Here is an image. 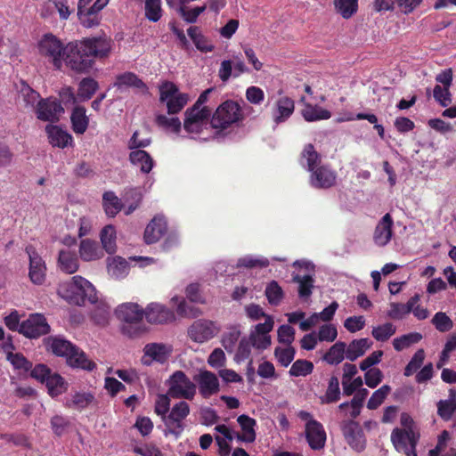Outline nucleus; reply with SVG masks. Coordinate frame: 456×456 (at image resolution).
<instances>
[{
	"label": "nucleus",
	"instance_id": "f257e3e1",
	"mask_svg": "<svg viewBox=\"0 0 456 456\" xmlns=\"http://www.w3.org/2000/svg\"><path fill=\"white\" fill-rule=\"evenodd\" d=\"M58 293L67 302L76 305H83L86 302L94 304L97 301L95 288L82 276L77 275L69 282L60 286Z\"/></svg>",
	"mask_w": 456,
	"mask_h": 456
},
{
	"label": "nucleus",
	"instance_id": "f03ea898",
	"mask_svg": "<svg viewBox=\"0 0 456 456\" xmlns=\"http://www.w3.org/2000/svg\"><path fill=\"white\" fill-rule=\"evenodd\" d=\"M47 346L54 354L65 357L71 367L86 370H93L95 368V363L89 360L84 352L64 338H49Z\"/></svg>",
	"mask_w": 456,
	"mask_h": 456
},
{
	"label": "nucleus",
	"instance_id": "7ed1b4c3",
	"mask_svg": "<svg viewBox=\"0 0 456 456\" xmlns=\"http://www.w3.org/2000/svg\"><path fill=\"white\" fill-rule=\"evenodd\" d=\"M65 50L66 45L64 46L61 41L51 33L44 35L38 42L40 55L52 63L56 69H61L62 67Z\"/></svg>",
	"mask_w": 456,
	"mask_h": 456
},
{
	"label": "nucleus",
	"instance_id": "20e7f679",
	"mask_svg": "<svg viewBox=\"0 0 456 456\" xmlns=\"http://www.w3.org/2000/svg\"><path fill=\"white\" fill-rule=\"evenodd\" d=\"M81 41L70 42L66 45L63 62L72 70L79 73L87 72L93 66V59L85 51Z\"/></svg>",
	"mask_w": 456,
	"mask_h": 456
},
{
	"label": "nucleus",
	"instance_id": "39448f33",
	"mask_svg": "<svg viewBox=\"0 0 456 456\" xmlns=\"http://www.w3.org/2000/svg\"><path fill=\"white\" fill-rule=\"evenodd\" d=\"M167 386V394L175 399L192 400L197 391L196 384L182 370H176L169 377Z\"/></svg>",
	"mask_w": 456,
	"mask_h": 456
},
{
	"label": "nucleus",
	"instance_id": "423d86ee",
	"mask_svg": "<svg viewBox=\"0 0 456 456\" xmlns=\"http://www.w3.org/2000/svg\"><path fill=\"white\" fill-rule=\"evenodd\" d=\"M242 118L243 115L239 103L233 101H225L213 114L211 126L216 129H225L240 121Z\"/></svg>",
	"mask_w": 456,
	"mask_h": 456
},
{
	"label": "nucleus",
	"instance_id": "0eeeda50",
	"mask_svg": "<svg viewBox=\"0 0 456 456\" xmlns=\"http://www.w3.org/2000/svg\"><path fill=\"white\" fill-rule=\"evenodd\" d=\"M117 317L125 324L123 325V331L131 337L137 336L142 330L136 327L131 330L134 325L141 322L144 316V311L137 304L125 303L120 305L116 310Z\"/></svg>",
	"mask_w": 456,
	"mask_h": 456
},
{
	"label": "nucleus",
	"instance_id": "6e6552de",
	"mask_svg": "<svg viewBox=\"0 0 456 456\" xmlns=\"http://www.w3.org/2000/svg\"><path fill=\"white\" fill-rule=\"evenodd\" d=\"M420 438L418 425L406 413L401 414V449L407 456H417L416 446Z\"/></svg>",
	"mask_w": 456,
	"mask_h": 456
},
{
	"label": "nucleus",
	"instance_id": "1a4fd4ad",
	"mask_svg": "<svg viewBox=\"0 0 456 456\" xmlns=\"http://www.w3.org/2000/svg\"><path fill=\"white\" fill-rule=\"evenodd\" d=\"M159 100L166 102L168 114H176L187 104L189 96L179 93L174 83L165 82L159 86Z\"/></svg>",
	"mask_w": 456,
	"mask_h": 456
},
{
	"label": "nucleus",
	"instance_id": "9d476101",
	"mask_svg": "<svg viewBox=\"0 0 456 456\" xmlns=\"http://www.w3.org/2000/svg\"><path fill=\"white\" fill-rule=\"evenodd\" d=\"M221 330L220 325L211 320L194 321L187 330V335L193 342L203 344L215 338Z\"/></svg>",
	"mask_w": 456,
	"mask_h": 456
},
{
	"label": "nucleus",
	"instance_id": "9b49d317",
	"mask_svg": "<svg viewBox=\"0 0 456 456\" xmlns=\"http://www.w3.org/2000/svg\"><path fill=\"white\" fill-rule=\"evenodd\" d=\"M190 413V406L185 401H180L173 405L168 415L164 418L167 432L178 437L183 431V421Z\"/></svg>",
	"mask_w": 456,
	"mask_h": 456
},
{
	"label": "nucleus",
	"instance_id": "f8f14e48",
	"mask_svg": "<svg viewBox=\"0 0 456 456\" xmlns=\"http://www.w3.org/2000/svg\"><path fill=\"white\" fill-rule=\"evenodd\" d=\"M274 326L273 316L266 317V321L251 327L248 338L252 342L253 347L256 350L263 351L267 349L272 344L270 332Z\"/></svg>",
	"mask_w": 456,
	"mask_h": 456
},
{
	"label": "nucleus",
	"instance_id": "ddd939ff",
	"mask_svg": "<svg viewBox=\"0 0 456 456\" xmlns=\"http://www.w3.org/2000/svg\"><path fill=\"white\" fill-rule=\"evenodd\" d=\"M293 266L305 269L307 273L305 274L293 275V281L298 284V296L300 298L308 299L314 287V266L312 263L305 260H297Z\"/></svg>",
	"mask_w": 456,
	"mask_h": 456
},
{
	"label": "nucleus",
	"instance_id": "4468645a",
	"mask_svg": "<svg viewBox=\"0 0 456 456\" xmlns=\"http://www.w3.org/2000/svg\"><path fill=\"white\" fill-rule=\"evenodd\" d=\"M81 42L86 48L85 51L87 52L85 55H89L90 59H93V62L94 59L107 58L112 49L111 40L105 36L86 37Z\"/></svg>",
	"mask_w": 456,
	"mask_h": 456
},
{
	"label": "nucleus",
	"instance_id": "2eb2a0df",
	"mask_svg": "<svg viewBox=\"0 0 456 456\" xmlns=\"http://www.w3.org/2000/svg\"><path fill=\"white\" fill-rule=\"evenodd\" d=\"M342 432L349 446L360 452L366 447V438L358 422L350 419L342 423Z\"/></svg>",
	"mask_w": 456,
	"mask_h": 456
},
{
	"label": "nucleus",
	"instance_id": "dca6fc26",
	"mask_svg": "<svg viewBox=\"0 0 456 456\" xmlns=\"http://www.w3.org/2000/svg\"><path fill=\"white\" fill-rule=\"evenodd\" d=\"M50 331V326L44 315L39 314H30L20 323V333L29 338H37Z\"/></svg>",
	"mask_w": 456,
	"mask_h": 456
},
{
	"label": "nucleus",
	"instance_id": "f3484780",
	"mask_svg": "<svg viewBox=\"0 0 456 456\" xmlns=\"http://www.w3.org/2000/svg\"><path fill=\"white\" fill-rule=\"evenodd\" d=\"M37 118L42 121L55 122L64 112V109L57 99L45 98L41 99L35 110Z\"/></svg>",
	"mask_w": 456,
	"mask_h": 456
},
{
	"label": "nucleus",
	"instance_id": "a211bd4d",
	"mask_svg": "<svg viewBox=\"0 0 456 456\" xmlns=\"http://www.w3.org/2000/svg\"><path fill=\"white\" fill-rule=\"evenodd\" d=\"M26 252L29 259V279L34 284L41 285L45 282L46 276L45 262L33 246H28Z\"/></svg>",
	"mask_w": 456,
	"mask_h": 456
},
{
	"label": "nucleus",
	"instance_id": "6ab92c4d",
	"mask_svg": "<svg viewBox=\"0 0 456 456\" xmlns=\"http://www.w3.org/2000/svg\"><path fill=\"white\" fill-rule=\"evenodd\" d=\"M194 380L199 387L200 394L204 398H209L211 395L219 392L220 385L216 375L209 370H200L194 377Z\"/></svg>",
	"mask_w": 456,
	"mask_h": 456
},
{
	"label": "nucleus",
	"instance_id": "aec40b11",
	"mask_svg": "<svg viewBox=\"0 0 456 456\" xmlns=\"http://www.w3.org/2000/svg\"><path fill=\"white\" fill-rule=\"evenodd\" d=\"M337 179L336 173L327 166H321L311 172L310 183L318 189L332 187Z\"/></svg>",
	"mask_w": 456,
	"mask_h": 456
},
{
	"label": "nucleus",
	"instance_id": "412c9836",
	"mask_svg": "<svg viewBox=\"0 0 456 456\" xmlns=\"http://www.w3.org/2000/svg\"><path fill=\"white\" fill-rule=\"evenodd\" d=\"M305 437L311 449H322L326 443V432L318 421L305 423Z\"/></svg>",
	"mask_w": 456,
	"mask_h": 456
},
{
	"label": "nucleus",
	"instance_id": "4be33fe9",
	"mask_svg": "<svg viewBox=\"0 0 456 456\" xmlns=\"http://www.w3.org/2000/svg\"><path fill=\"white\" fill-rule=\"evenodd\" d=\"M295 110V102L289 96L280 97L272 109L273 122L278 125L288 120Z\"/></svg>",
	"mask_w": 456,
	"mask_h": 456
},
{
	"label": "nucleus",
	"instance_id": "5701e85b",
	"mask_svg": "<svg viewBox=\"0 0 456 456\" xmlns=\"http://www.w3.org/2000/svg\"><path fill=\"white\" fill-rule=\"evenodd\" d=\"M144 316L150 323L162 324L174 319V314L165 305L151 303L144 310Z\"/></svg>",
	"mask_w": 456,
	"mask_h": 456
},
{
	"label": "nucleus",
	"instance_id": "b1692460",
	"mask_svg": "<svg viewBox=\"0 0 456 456\" xmlns=\"http://www.w3.org/2000/svg\"><path fill=\"white\" fill-rule=\"evenodd\" d=\"M167 229V221L161 216H156L145 228L143 239L147 244L159 241Z\"/></svg>",
	"mask_w": 456,
	"mask_h": 456
},
{
	"label": "nucleus",
	"instance_id": "393cba45",
	"mask_svg": "<svg viewBox=\"0 0 456 456\" xmlns=\"http://www.w3.org/2000/svg\"><path fill=\"white\" fill-rule=\"evenodd\" d=\"M209 117L205 113H190V110H186L183 127L189 134H200L208 127Z\"/></svg>",
	"mask_w": 456,
	"mask_h": 456
},
{
	"label": "nucleus",
	"instance_id": "a878e982",
	"mask_svg": "<svg viewBox=\"0 0 456 456\" xmlns=\"http://www.w3.org/2000/svg\"><path fill=\"white\" fill-rule=\"evenodd\" d=\"M58 267L68 274L75 273L79 267L75 249L62 248L58 255Z\"/></svg>",
	"mask_w": 456,
	"mask_h": 456
},
{
	"label": "nucleus",
	"instance_id": "bb28decb",
	"mask_svg": "<svg viewBox=\"0 0 456 456\" xmlns=\"http://www.w3.org/2000/svg\"><path fill=\"white\" fill-rule=\"evenodd\" d=\"M45 132L53 147L65 148L72 143V136L58 126L47 125Z\"/></svg>",
	"mask_w": 456,
	"mask_h": 456
},
{
	"label": "nucleus",
	"instance_id": "cd10ccee",
	"mask_svg": "<svg viewBox=\"0 0 456 456\" xmlns=\"http://www.w3.org/2000/svg\"><path fill=\"white\" fill-rule=\"evenodd\" d=\"M172 350L170 345L162 343L147 344L143 348L144 356H148L151 360L160 363L165 362L168 359Z\"/></svg>",
	"mask_w": 456,
	"mask_h": 456
},
{
	"label": "nucleus",
	"instance_id": "c85d7f7f",
	"mask_svg": "<svg viewBox=\"0 0 456 456\" xmlns=\"http://www.w3.org/2000/svg\"><path fill=\"white\" fill-rule=\"evenodd\" d=\"M393 221L389 214H386L376 226L374 232V241L379 246H385L388 243L392 236Z\"/></svg>",
	"mask_w": 456,
	"mask_h": 456
},
{
	"label": "nucleus",
	"instance_id": "c756f323",
	"mask_svg": "<svg viewBox=\"0 0 456 456\" xmlns=\"http://www.w3.org/2000/svg\"><path fill=\"white\" fill-rule=\"evenodd\" d=\"M237 421L241 428L242 433L236 434V438L239 441L245 443L254 442L256 440L255 427L256 425V421L245 414L239 416Z\"/></svg>",
	"mask_w": 456,
	"mask_h": 456
},
{
	"label": "nucleus",
	"instance_id": "7c9ffc66",
	"mask_svg": "<svg viewBox=\"0 0 456 456\" xmlns=\"http://www.w3.org/2000/svg\"><path fill=\"white\" fill-rule=\"evenodd\" d=\"M79 255L86 262L95 261L103 256V251L96 241L86 239L79 244Z\"/></svg>",
	"mask_w": 456,
	"mask_h": 456
},
{
	"label": "nucleus",
	"instance_id": "2f4dec72",
	"mask_svg": "<svg viewBox=\"0 0 456 456\" xmlns=\"http://www.w3.org/2000/svg\"><path fill=\"white\" fill-rule=\"evenodd\" d=\"M129 160L144 174L150 173L154 166L152 158L143 150L132 151L129 154Z\"/></svg>",
	"mask_w": 456,
	"mask_h": 456
},
{
	"label": "nucleus",
	"instance_id": "473e14b6",
	"mask_svg": "<svg viewBox=\"0 0 456 456\" xmlns=\"http://www.w3.org/2000/svg\"><path fill=\"white\" fill-rule=\"evenodd\" d=\"M372 344L369 338L354 339L347 346H346V358L352 362L355 361L362 356L372 346Z\"/></svg>",
	"mask_w": 456,
	"mask_h": 456
},
{
	"label": "nucleus",
	"instance_id": "72a5a7b5",
	"mask_svg": "<svg viewBox=\"0 0 456 456\" xmlns=\"http://www.w3.org/2000/svg\"><path fill=\"white\" fill-rule=\"evenodd\" d=\"M70 120L73 131L77 134H83L89 125L86 108L83 106L75 107L72 110Z\"/></svg>",
	"mask_w": 456,
	"mask_h": 456
},
{
	"label": "nucleus",
	"instance_id": "f704fd0d",
	"mask_svg": "<svg viewBox=\"0 0 456 456\" xmlns=\"http://www.w3.org/2000/svg\"><path fill=\"white\" fill-rule=\"evenodd\" d=\"M12 348V343H7L4 346V350L6 352V359L14 369L25 372L29 370L32 368V363L22 354L11 352L10 350Z\"/></svg>",
	"mask_w": 456,
	"mask_h": 456
},
{
	"label": "nucleus",
	"instance_id": "c9c22d12",
	"mask_svg": "<svg viewBox=\"0 0 456 456\" xmlns=\"http://www.w3.org/2000/svg\"><path fill=\"white\" fill-rule=\"evenodd\" d=\"M89 2L90 0H79L77 6L78 19L81 24L88 28L98 26L101 20L99 14H94L92 11L85 8Z\"/></svg>",
	"mask_w": 456,
	"mask_h": 456
},
{
	"label": "nucleus",
	"instance_id": "e433bc0d",
	"mask_svg": "<svg viewBox=\"0 0 456 456\" xmlns=\"http://www.w3.org/2000/svg\"><path fill=\"white\" fill-rule=\"evenodd\" d=\"M368 394L369 391L366 388L359 389L357 394L353 397L351 401L339 404L338 411H345L347 408H352V419L357 418L361 413L363 401L365 400Z\"/></svg>",
	"mask_w": 456,
	"mask_h": 456
},
{
	"label": "nucleus",
	"instance_id": "4c0bfd02",
	"mask_svg": "<svg viewBox=\"0 0 456 456\" xmlns=\"http://www.w3.org/2000/svg\"><path fill=\"white\" fill-rule=\"evenodd\" d=\"M114 86H117L119 89H123L125 87H134L142 90V92L147 91L146 85L132 72H126L118 76Z\"/></svg>",
	"mask_w": 456,
	"mask_h": 456
},
{
	"label": "nucleus",
	"instance_id": "58836bf2",
	"mask_svg": "<svg viewBox=\"0 0 456 456\" xmlns=\"http://www.w3.org/2000/svg\"><path fill=\"white\" fill-rule=\"evenodd\" d=\"M108 273L114 279L119 280L128 274V263L120 256H116L108 261Z\"/></svg>",
	"mask_w": 456,
	"mask_h": 456
},
{
	"label": "nucleus",
	"instance_id": "ea45409f",
	"mask_svg": "<svg viewBox=\"0 0 456 456\" xmlns=\"http://www.w3.org/2000/svg\"><path fill=\"white\" fill-rule=\"evenodd\" d=\"M241 331L239 326L229 327L222 336V345L228 353H234Z\"/></svg>",
	"mask_w": 456,
	"mask_h": 456
},
{
	"label": "nucleus",
	"instance_id": "a19ab883",
	"mask_svg": "<svg viewBox=\"0 0 456 456\" xmlns=\"http://www.w3.org/2000/svg\"><path fill=\"white\" fill-rule=\"evenodd\" d=\"M20 99L23 102L25 108L32 109L34 110L37 108V102L41 100L40 94L25 82H21Z\"/></svg>",
	"mask_w": 456,
	"mask_h": 456
},
{
	"label": "nucleus",
	"instance_id": "79ce46f5",
	"mask_svg": "<svg viewBox=\"0 0 456 456\" xmlns=\"http://www.w3.org/2000/svg\"><path fill=\"white\" fill-rule=\"evenodd\" d=\"M302 116L305 121L314 122L329 119L331 117V113L317 105L305 104L302 110Z\"/></svg>",
	"mask_w": 456,
	"mask_h": 456
},
{
	"label": "nucleus",
	"instance_id": "37998d69",
	"mask_svg": "<svg viewBox=\"0 0 456 456\" xmlns=\"http://www.w3.org/2000/svg\"><path fill=\"white\" fill-rule=\"evenodd\" d=\"M340 395L338 379L333 376L329 380L325 394L320 396L319 399L322 404H330L338 402L340 399Z\"/></svg>",
	"mask_w": 456,
	"mask_h": 456
},
{
	"label": "nucleus",
	"instance_id": "c03bdc74",
	"mask_svg": "<svg viewBox=\"0 0 456 456\" xmlns=\"http://www.w3.org/2000/svg\"><path fill=\"white\" fill-rule=\"evenodd\" d=\"M45 384L47 387L48 394L52 397L58 396L68 389V383L57 373H52Z\"/></svg>",
	"mask_w": 456,
	"mask_h": 456
},
{
	"label": "nucleus",
	"instance_id": "a18cd8bd",
	"mask_svg": "<svg viewBox=\"0 0 456 456\" xmlns=\"http://www.w3.org/2000/svg\"><path fill=\"white\" fill-rule=\"evenodd\" d=\"M116 230L112 225H106L101 232V242L108 254H114L117 249Z\"/></svg>",
	"mask_w": 456,
	"mask_h": 456
},
{
	"label": "nucleus",
	"instance_id": "49530a36",
	"mask_svg": "<svg viewBox=\"0 0 456 456\" xmlns=\"http://www.w3.org/2000/svg\"><path fill=\"white\" fill-rule=\"evenodd\" d=\"M346 343L337 342L325 354L323 359L329 364L337 365L344 360L346 357Z\"/></svg>",
	"mask_w": 456,
	"mask_h": 456
},
{
	"label": "nucleus",
	"instance_id": "de8ad7c7",
	"mask_svg": "<svg viewBox=\"0 0 456 456\" xmlns=\"http://www.w3.org/2000/svg\"><path fill=\"white\" fill-rule=\"evenodd\" d=\"M102 204L105 213L109 216H115L122 208L120 200L113 191H106L102 196Z\"/></svg>",
	"mask_w": 456,
	"mask_h": 456
},
{
	"label": "nucleus",
	"instance_id": "09e8293b",
	"mask_svg": "<svg viewBox=\"0 0 456 456\" xmlns=\"http://www.w3.org/2000/svg\"><path fill=\"white\" fill-rule=\"evenodd\" d=\"M321 161L319 153L314 150L313 144H307L302 152V165L305 167L308 171L312 172Z\"/></svg>",
	"mask_w": 456,
	"mask_h": 456
},
{
	"label": "nucleus",
	"instance_id": "8fccbe9b",
	"mask_svg": "<svg viewBox=\"0 0 456 456\" xmlns=\"http://www.w3.org/2000/svg\"><path fill=\"white\" fill-rule=\"evenodd\" d=\"M94 400L92 393L77 392L72 395L71 400L67 401L65 405L67 407H73L77 410H83L91 404Z\"/></svg>",
	"mask_w": 456,
	"mask_h": 456
},
{
	"label": "nucleus",
	"instance_id": "3c124183",
	"mask_svg": "<svg viewBox=\"0 0 456 456\" xmlns=\"http://www.w3.org/2000/svg\"><path fill=\"white\" fill-rule=\"evenodd\" d=\"M336 11L344 18H351L358 9V0H335Z\"/></svg>",
	"mask_w": 456,
	"mask_h": 456
},
{
	"label": "nucleus",
	"instance_id": "603ef678",
	"mask_svg": "<svg viewBox=\"0 0 456 456\" xmlns=\"http://www.w3.org/2000/svg\"><path fill=\"white\" fill-rule=\"evenodd\" d=\"M98 89V83L90 77L82 79L79 83L77 97L82 101L89 100Z\"/></svg>",
	"mask_w": 456,
	"mask_h": 456
},
{
	"label": "nucleus",
	"instance_id": "864d4df0",
	"mask_svg": "<svg viewBox=\"0 0 456 456\" xmlns=\"http://www.w3.org/2000/svg\"><path fill=\"white\" fill-rule=\"evenodd\" d=\"M187 32L197 49L205 53L213 51L214 46L206 41L198 27H190Z\"/></svg>",
	"mask_w": 456,
	"mask_h": 456
},
{
	"label": "nucleus",
	"instance_id": "5fc2aeb1",
	"mask_svg": "<svg viewBox=\"0 0 456 456\" xmlns=\"http://www.w3.org/2000/svg\"><path fill=\"white\" fill-rule=\"evenodd\" d=\"M252 348L254 347L250 339L248 337L241 338L234 352V361L241 362L248 359L251 355Z\"/></svg>",
	"mask_w": 456,
	"mask_h": 456
},
{
	"label": "nucleus",
	"instance_id": "6e6d98bb",
	"mask_svg": "<svg viewBox=\"0 0 456 456\" xmlns=\"http://www.w3.org/2000/svg\"><path fill=\"white\" fill-rule=\"evenodd\" d=\"M156 123L163 129L175 134H178L180 132L182 126L178 118H168L162 114L156 117Z\"/></svg>",
	"mask_w": 456,
	"mask_h": 456
},
{
	"label": "nucleus",
	"instance_id": "4d7b16f0",
	"mask_svg": "<svg viewBox=\"0 0 456 456\" xmlns=\"http://www.w3.org/2000/svg\"><path fill=\"white\" fill-rule=\"evenodd\" d=\"M391 387L388 385H384L376 390L367 403L368 409L375 410L379 407L389 395Z\"/></svg>",
	"mask_w": 456,
	"mask_h": 456
},
{
	"label": "nucleus",
	"instance_id": "13d9d810",
	"mask_svg": "<svg viewBox=\"0 0 456 456\" xmlns=\"http://www.w3.org/2000/svg\"><path fill=\"white\" fill-rule=\"evenodd\" d=\"M161 16V0H146L145 17L152 22H157L160 20Z\"/></svg>",
	"mask_w": 456,
	"mask_h": 456
},
{
	"label": "nucleus",
	"instance_id": "bf43d9fd",
	"mask_svg": "<svg viewBox=\"0 0 456 456\" xmlns=\"http://www.w3.org/2000/svg\"><path fill=\"white\" fill-rule=\"evenodd\" d=\"M110 309L105 303L98 304L92 313V318L98 325H106L109 322Z\"/></svg>",
	"mask_w": 456,
	"mask_h": 456
},
{
	"label": "nucleus",
	"instance_id": "052dcab7",
	"mask_svg": "<svg viewBox=\"0 0 456 456\" xmlns=\"http://www.w3.org/2000/svg\"><path fill=\"white\" fill-rule=\"evenodd\" d=\"M295 349L291 346L286 347H276L274 355L279 363L283 367H288L295 357Z\"/></svg>",
	"mask_w": 456,
	"mask_h": 456
},
{
	"label": "nucleus",
	"instance_id": "680f3d73",
	"mask_svg": "<svg viewBox=\"0 0 456 456\" xmlns=\"http://www.w3.org/2000/svg\"><path fill=\"white\" fill-rule=\"evenodd\" d=\"M265 296L271 305H277L283 297V290L277 281H271L265 289Z\"/></svg>",
	"mask_w": 456,
	"mask_h": 456
},
{
	"label": "nucleus",
	"instance_id": "e2e57ef3",
	"mask_svg": "<svg viewBox=\"0 0 456 456\" xmlns=\"http://www.w3.org/2000/svg\"><path fill=\"white\" fill-rule=\"evenodd\" d=\"M454 413H456V402L445 399L437 403V414L442 419L450 420Z\"/></svg>",
	"mask_w": 456,
	"mask_h": 456
},
{
	"label": "nucleus",
	"instance_id": "0e129e2a",
	"mask_svg": "<svg viewBox=\"0 0 456 456\" xmlns=\"http://www.w3.org/2000/svg\"><path fill=\"white\" fill-rule=\"evenodd\" d=\"M206 8V5H202L192 9H187L186 4H180L178 7V12L186 22L194 23L198 17L205 12Z\"/></svg>",
	"mask_w": 456,
	"mask_h": 456
},
{
	"label": "nucleus",
	"instance_id": "69168bd1",
	"mask_svg": "<svg viewBox=\"0 0 456 456\" xmlns=\"http://www.w3.org/2000/svg\"><path fill=\"white\" fill-rule=\"evenodd\" d=\"M314 370V364L307 360L296 361L289 370V375L293 377L306 376Z\"/></svg>",
	"mask_w": 456,
	"mask_h": 456
},
{
	"label": "nucleus",
	"instance_id": "338daca9",
	"mask_svg": "<svg viewBox=\"0 0 456 456\" xmlns=\"http://www.w3.org/2000/svg\"><path fill=\"white\" fill-rule=\"evenodd\" d=\"M431 323L442 332L450 330L453 326L452 321L445 312H437L432 318Z\"/></svg>",
	"mask_w": 456,
	"mask_h": 456
},
{
	"label": "nucleus",
	"instance_id": "774afa93",
	"mask_svg": "<svg viewBox=\"0 0 456 456\" xmlns=\"http://www.w3.org/2000/svg\"><path fill=\"white\" fill-rule=\"evenodd\" d=\"M396 329L392 323H385L377 327H374L372 330V336L378 341H386L393 334H395Z\"/></svg>",
	"mask_w": 456,
	"mask_h": 456
}]
</instances>
